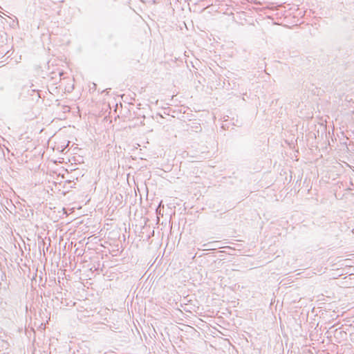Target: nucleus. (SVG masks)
Masks as SVG:
<instances>
[{
    "label": "nucleus",
    "instance_id": "7ed1b4c3",
    "mask_svg": "<svg viewBox=\"0 0 354 354\" xmlns=\"http://www.w3.org/2000/svg\"><path fill=\"white\" fill-rule=\"evenodd\" d=\"M32 94H31V96H33V94H35L37 95V97H40L39 95V93L37 91L35 90V89H32Z\"/></svg>",
    "mask_w": 354,
    "mask_h": 354
},
{
    "label": "nucleus",
    "instance_id": "f03ea898",
    "mask_svg": "<svg viewBox=\"0 0 354 354\" xmlns=\"http://www.w3.org/2000/svg\"><path fill=\"white\" fill-rule=\"evenodd\" d=\"M32 94H31V96H33V94H35L37 95V97H40L39 95V93L37 91L35 90V89H32Z\"/></svg>",
    "mask_w": 354,
    "mask_h": 354
},
{
    "label": "nucleus",
    "instance_id": "f257e3e1",
    "mask_svg": "<svg viewBox=\"0 0 354 354\" xmlns=\"http://www.w3.org/2000/svg\"><path fill=\"white\" fill-rule=\"evenodd\" d=\"M156 213H157V221H160V219L161 218H163V215L161 213L160 205L156 209Z\"/></svg>",
    "mask_w": 354,
    "mask_h": 354
}]
</instances>
